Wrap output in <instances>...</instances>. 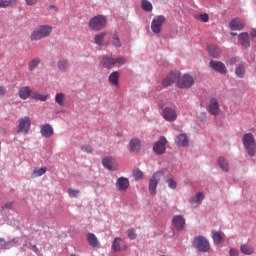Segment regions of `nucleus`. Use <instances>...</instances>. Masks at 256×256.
<instances>
[{"label":"nucleus","instance_id":"51","mask_svg":"<svg viewBox=\"0 0 256 256\" xmlns=\"http://www.w3.org/2000/svg\"><path fill=\"white\" fill-rule=\"evenodd\" d=\"M229 255L230 256H239V250H237L235 248H231L229 251Z\"/></svg>","mask_w":256,"mask_h":256},{"label":"nucleus","instance_id":"20","mask_svg":"<svg viewBox=\"0 0 256 256\" xmlns=\"http://www.w3.org/2000/svg\"><path fill=\"white\" fill-rule=\"evenodd\" d=\"M208 112L211 113V115H219V102H217V99L212 98L210 100Z\"/></svg>","mask_w":256,"mask_h":256},{"label":"nucleus","instance_id":"5","mask_svg":"<svg viewBox=\"0 0 256 256\" xmlns=\"http://www.w3.org/2000/svg\"><path fill=\"white\" fill-rule=\"evenodd\" d=\"M161 177H163V171L160 170L154 173L152 178L150 179L149 192L151 193V195H155L157 193V185H159Z\"/></svg>","mask_w":256,"mask_h":256},{"label":"nucleus","instance_id":"21","mask_svg":"<svg viewBox=\"0 0 256 256\" xmlns=\"http://www.w3.org/2000/svg\"><path fill=\"white\" fill-rule=\"evenodd\" d=\"M123 242V240L119 237L115 238L113 243H112V249L115 252H119V251H127V244H124L123 247H121V243Z\"/></svg>","mask_w":256,"mask_h":256},{"label":"nucleus","instance_id":"25","mask_svg":"<svg viewBox=\"0 0 256 256\" xmlns=\"http://www.w3.org/2000/svg\"><path fill=\"white\" fill-rule=\"evenodd\" d=\"M204 195L202 192L197 193L195 196H193L190 199V203L191 205H193L194 207H197L198 205H201V201H203L204 199Z\"/></svg>","mask_w":256,"mask_h":256},{"label":"nucleus","instance_id":"46","mask_svg":"<svg viewBox=\"0 0 256 256\" xmlns=\"http://www.w3.org/2000/svg\"><path fill=\"white\" fill-rule=\"evenodd\" d=\"M237 63H239V57H232L228 60V64L229 65H237Z\"/></svg>","mask_w":256,"mask_h":256},{"label":"nucleus","instance_id":"2","mask_svg":"<svg viewBox=\"0 0 256 256\" xmlns=\"http://www.w3.org/2000/svg\"><path fill=\"white\" fill-rule=\"evenodd\" d=\"M19 97L23 100L29 99V97H31L32 99H36L37 101H46L49 99V95H42L35 90H31L29 86H24L20 88Z\"/></svg>","mask_w":256,"mask_h":256},{"label":"nucleus","instance_id":"10","mask_svg":"<svg viewBox=\"0 0 256 256\" xmlns=\"http://www.w3.org/2000/svg\"><path fill=\"white\" fill-rule=\"evenodd\" d=\"M167 138L161 136L159 140L154 144L153 151L155 155H163L167 151Z\"/></svg>","mask_w":256,"mask_h":256},{"label":"nucleus","instance_id":"1","mask_svg":"<svg viewBox=\"0 0 256 256\" xmlns=\"http://www.w3.org/2000/svg\"><path fill=\"white\" fill-rule=\"evenodd\" d=\"M53 33V27L50 25H40L33 30L30 35L31 41H41V39H45L49 37Z\"/></svg>","mask_w":256,"mask_h":256},{"label":"nucleus","instance_id":"24","mask_svg":"<svg viewBox=\"0 0 256 256\" xmlns=\"http://www.w3.org/2000/svg\"><path fill=\"white\" fill-rule=\"evenodd\" d=\"M208 53L211 55V57L217 59V57L221 55V48H219L217 45H210L208 46Z\"/></svg>","mask_w":256,"mask_h":256},{"label":"nucleus","instance_id":"13","mask_svg":"<svg viewBox=\"0 0 256 256\" xmlns=\"http://www.w3.org/2000/svg\"><path fill=\"white\" fill-rule=\"evenodd\" d=\"M162 117L165 121H177V111L167 107L162 111Z\"/></svg>","mask_w":256,"mask_h":256},{"label":"nucleus","instance_id":"49","mask_svg":"<svg viewBox=\"0 0 256 256\" xmlns=\"http://www.w3.org/2000/svg\"><path fill=\"white\" fill-rule=\"evenodd\" d=\"M68 195H70V197H77V195H79V190L69 189Z\"/></svg>","mask_w":256,"mask_h":256},{"label":"nucleus","instance_id":"14","mask_svg":"<svg viewBox=\"0 0 256 256\" xmlns=\"http://www.w3.org/2000/svg\"><path fill=\"white\" fill-rule=\"evenodd\" d=\"M172 223L177 231H183V229H185V218L182 215H175L172 219Z\"/></svg>","mask_w":256,"mask_h":256},{"label":"nucleus","instance_id":"56","mask_svg":"<svg viewBox=\"0 0 256 256\" xmlns=\"http://www.w3.org/2000/svg\"><path fill=\"white\" fill-rule=\"evenodd\" d=\"M230 35H231V37H237V33H235V32H231Z\"/></svg>","mask_w":256,"mask_h":256},{"label":"nucleus","instance_id":"3","mask_svg":"<svg viewBox=\"0 0 256 256\" xmlns=\"http://www.w3.org/2000/svg\"><path fill=\"white\" fill-rule=\"evenodd\" d=\"M88 27L92 31H102L107 27V17L104 15H96L89 20Z\"/></svg>","mask_w":256,"mask_h":256},{"label":"nucleus","instance_id":"29","mask_svg":"<svg viewBox=\"0 0 256 256\" xmlns=\"http://www.w3.org/2000/svg\"><path fill=\"white\" fill-rule=\"evenodd\" d=\"M41 65V58L35 57L28 63L29 71H35Z\"/></svg>","mask_w":256,"mask_h":256},{"label":"nucleus","instance_id":"6","mask_svg":"<svg viewBox=\"0 0 256 256\" xmlns=\"http://www.w3.org/2000/svg\"><path fill=\"white\" fill-rule=\"evenodd\" d=\"M194 247L202 253H207V251L210 249L209 241H207L205 237L198 236L194 239Z\"/></svg>","mask_w":256,"mask_h":256},{"label":"nucleus","instance_id":"42","mask_svg":"<svg viewBox=\"0 0 256 256\" xmlns=\"http://www.w3.org/2000/svg\"><path fill=\"white\" fill-rule=\"evenodd\" d=\"M133 177L136 181L143 179V172L139 169L133 171Z\"/></svg>","mask_w":256,"mask_h":256},{"label":"nucleus","instance_id":"27","mask_svg":"<svg viewBox=\"0 0 256 256\" xmlns=\"http://www.w3.org/2000/svg\"><path fill=\"white\" fill-rule=\"evenodd\" d=\"M102 65L106 69H113V67H115V59L110 57H103Z\"/></svg>","mask_w":256,"mask_h":256},{"label":"nucleus","instance_id":"45","mask_svg":"<svg viewBox=\"0 0 256 256\" xmlns=\"http://www.w3.org/2000/svg\"><path fill=\"white\" fill-rule=\"evenodd\" d=\"M127 235H128V237H129V239H137V234H135V230H133V229H129L128 231H127Z\"/></svg>","mask_w":256,"mask_h":256},{"label":"nucleus","instance_id":"33","mask_svg":"<svg viewBox=\"0 0 256 256\" xmlns=\"http://www.w3.org/2000/svg\"><path fill=\"white\" fill-rule=\"evenodd\" d=\"M218 165L219 167H221L223 171H225L226 173H229V163L224 157H220L218 159Z\"/></svg>","mask_w":256,"mask_h":256},{"label":"nucleus","instance_id":"39","mask_svg":"<svg viewBox=\"0 0 256 256\" xmlns=\"http://www.w3.org/2000/svg\"><path fill=\"white\" fill-rule=\"evenodd\" d=\"M2 3L4 9H7V7H15V5H17V0H2Z\"/></svg>","mask_w":256,"mask_h":256},{"label":"nucleus","instance_id":"12","mask_svg":"<svg viewBox=\"0 0 256 256\" xmlns=\"http://www.w3.org/2000/svg\"><path fill=\"white\" fill-rule=\"evenodd\" d=\"M210 67L214 71H217V73H220L221 75H225L227 73V67L221 61L211 60Z\"/></svg>","mask_w":256,"mask_h":256},{"label":"nucleus","instance_id":"44","mask_svg":"<svg viewBox=\"0 0 256 256\" xmlns=\"http://www.w3.org/2000/svg\"><path fill=\"white\" fill-rule=\"evenodd\" d=\"M81 149L84 153H93V147L89 145H83Z\"/></svg>","mask_w":256,"mask_h":256},{"label":"nucleus","instance_id":"26","mask_svg":"<svg viewBox=\"0 0 256 256\" xmlns=\"http://www.w3.org/2000/svg\"><path fill=\"white\" fill-rule=\"evenodd\" d=\"M240 251L243 255H253V253H255V248L249 244H242L240 246Z\"/></svg>","mask_w":256,"mask_h":256},{"label":"nucleus","instance_id":"50","mask_svg":"<svg viewBox=\"0 0 256 256\" xmlns=\"http://www.w3.org/2000/svg\"><path fill=\"white\" fill-rule=\"evenodd\" d=\"M25 3L28 7H33V5H37V3H39V0H25Z\"/></svg>","mask_w":256,"mask_h":256},{"label":"nucleus","instance_id":"32","mask_svg":"<svg viewBox=\"0 0 256 256\" xmlns=\"http://www.w3.org/2000/svg\"><path fill=\"white\" fill-rule=\"evenodd\" d=\"M108 80L112 85H115L116 87L119 86V72L118 71L112 72Z\"/></svg>","mask_w":256,"mask_h":256},{"label":"nucleus","instance_id":"38","mask_svg":"<svg viewBox=\"0 0 256 256\" xmlns=\"http://www.w3.org/2000/svg\"><path fill=\"white\" fill-rule=\"evenodd\" d=\"M47 173V168L43 167L38 170H34L32 173L33 177H41V175H45Z\"/></svg>","mask_w":256,"mask_h":256},{"label":"nucleus","instance_id":"40","mask_svg":"<svg viewBox=\"0 0 256 256\" xmlns=\"http://www.w3.org/2000/svg\"><path fill=\"white\" fill-rule=\"evenodd\" d=\"M112 43L114 47H121V40L119 39V35H117V32H115L112 37Z\"/></svg>","mask_w":256,"mask_h":256},{"label":"nucleus","instance_id":"36","mask_svg":"<svg viewBox=\"0 0 256 256\" xmlns=\"http://www.w3.org/2000/svg\"><path fill=\"white\" fill-rule=\"evenodd\" d=\"M55 102L60 105V107H63L65 105V94L63 93H58L55 96Z\"/></svg>","mask_w":256,"mask_h":256},{"label":"nucleus","instance_id":"52","mask_svg":"<svg viewBox=\"0 0 256 256\" xmlns=\"http://www.w3.org/2000/svg\"><path fill=\"white\" fill-rule=\"evenodd\" d=\"M7 93V89L3 86H0V95H5Z\"/></svg>","mask_w":256,"mask_h":256},{"label":"nucleus","instance_id":"35","mask_svg":"<svg viewBox=\"0 0 256 256\" xmlns=\"http://www.w3.org/2000/svg\"><path fill=\"white\" fill-rule=\"evenodd\" d=\"M141 7L143 11H146L147 13H151V11H153V4H151L149 0H142Z\"/></svg>","mask_w":256,"mask_h":256},{"label":"nucleus","instance_id":"48","mask_svg":"<svg viewBox=\"0 0 256 256\" xmlns=\"http://www.w3.org/2000/svg\"><path fill=\"white\" fill-rule=\"evenodd\" d=\"M115 63H119V65H125L127 63V59L125 57H120L115 59Z\"/></svg>","mask_w":256,"mask_h":256},{"label":"nucleus","instance_id":"17","mask_svg":"<svg viewBox=\"0 0 256 256\" xmlns=\"http://www.w3.org/2000/svg\"><path fill=\"white\" fill-rule=\"evenodd\" d=\"M238 41L241 47L244 49H247V47H250L251 42L249 41V33L242 32L238 35Z\"/></svg>","mask_w":256,"mask_h":256},{"label":"nucleus","instance_id":"54","mask_svg":"<svg viewBox=\"0 0 256 256\" xmlns=\"http://www.w3.org/2000/svg\"><path fill=\"white\" fill-rule=\"evenodd\" d=\"M250 35H251V37H256V30L253 29V30L250 32Z\"/></svg>","mask_w":256,"mask_h":256},{"label":"nucleus","instance_id":"7","mask_svg":"<svg viewBox=\"0 0 256 256\" xmlns=\"http://www.w3.org/2000/svg\"><path fill=\"white\" fill-rule=\"evenodd\" d=\"M165 21L166 19L163 15L154 17L151 23V30L153 33H155V35H159V33H161V28L163 27Z\"/></svg>","mask_w":256,"mask_h":256},{"label":"nucleus","instance_id":"53","mask_svg":"<svg viewBox=\"0 0 256 256\" xmlns=\"http://www.w3.org/2000/svg\"><path fill=\"white\" fill-rule=\"evenodd\" d=\"M5 247V240L3 238H0V249H4Z\"/></svg>","mask_w":256,"mask_h":256},{"label":"nucleus","instance_id":"30","mask_svg":"<svg viewBox=\"0 0 256 256\" xmlns=\"http://www.w3.org/2000/svg\"><path fill=\"white\" fill-rule=\"evenodd\" d=\"M235 74L240 78L245 77V63L241 62L236 65Z\"/></svg>","mask_w":256,"mask_h":256},{"label":"nucleus","instance_id":"18","mask_svg":"<svg viewBox=\"0 0 256 256\" xmlns=\"http://www.w3.org/2000/svg\"><path fill=\"white\" fill-rule=\"evenodd\" d=\"M116 188L118 191H127L129 189V179L120 177L116 181Z\"/></svg>","mask_w":256,"mask_h":256},{"label":"nucleus","instance_id":"15","mask_svg":"<svg viewBox=\"0 0 256 256\" xmlns=\"http://www.w3.org/2000/svg\"><path fill=\"white\" fill-rule=\"evenodd\" d=\"M229 27L232 31H241L245 27V22L240 18H234L231 20Z\"/></svg>","mask_w":256,"mask_h":256},{"label":"nucleus","instance_id":"16","mask_svg":"<svg viewBox=\"0 0 256 256\" xmlns=\"http://www.w3.org/2000/svg\"><path fill=\"white\" fill-rule=\"evenodd\" d=\"M40 133L42 137H45L46 139H49L50 137H53V126L50 124H43L40 126Z\"/></svg>","mask_w":256,"mask_h":256},{"label":"nucleus","instance_id":"55","mask_svg":"<svg viewBox=\"0 0 256 256\" xmlns=\"http://www.w3.org/2000/svg\"><path fill=\"white\" fill-rule=\"evenodd\" d=\"M0 9H4L3 0H0Z\"/></svg>","mask_w":256,"mask_h":256},{"label":"nucleus","instance_id":"31","mask_svg":"<svg viewBox=\"0 0 256 256\" xmlns=\"http://www.w3.org/2000/svg\"><path fill=\"white\" fill-rule=\"evenodd\" d=\"M102 165L105 167V169H108V171H114L115 168H113V158L106 157L102 160Z\"/></svg>","mask_w":256,"mask_h":256},{"label":"nucleus","instance_id":"9","mask_svg":"<svg viewBox=\"0 0 256 256\" xmlns=\"http://www.w3.org/2000/svg\"><path fill=\"white\" fill-rule=\"evenodd\" d=\"M195 83V80L191 77V75L185 74L177 81V86L180 89H190V87H193Z\"/></svg>","mask_w":256,"mask_h":256},{"label":"nucleus","instance_id":"37","mask_svg":"<svg viewBox=\"0 0 256 256\" xmlns=\"http://www.w3.org/2000/svg\"><path fill=\"white\" fill-rule=\"evenodd\" d=\"M212 238L216 245H219V243L223 241V236H221V233H219L218 231H212Z\"/></svg>","mask_w":256,"mask_h":256},{"label":"nucleus","instance_id":"47","mask_svg":"<svg viewBox=\"0 0 256 256\" xmlns=\"http://www.w3.org/2000/svg\"><path fill=\"white\" fill-rule=\"evenodd\" d=\"M167 183L170 189H177V182H175V180L170 179L167 181Z\"/></svg>","mask_w":256,"mask_h":256},{"label":"nucleus","instance_id":"22","mask_svg":"<svg viewBox=\"0 0 256 256\" xmlns=\"http://www.w3.org/2000/svg\"><path fill=\"white\" fill-rule=\"evenodd\" d=\"M175 143L178 147H187V145H189V139L187 135L180 134L175 138Z\"/></svg>","mask_w":256,"mask_h":256},{"label":"nucleus","instance_id":"11","mask_svg":"<svg viewBox=\"0 0 256 256\" xmlns=\"http://www.w3.org/2000/svg\"><path fill=\"white\" fill-rule=\"evenodd\" d=\"M180 77L181 73H179V71L170 72V74L163 80L164 87H169V85H173V83L179 80Z\"/></svg>","mask_w":256,"mask_h":256},{"label":"nucleus","instance_id":"23","mask_svg":"<svg viewBox=\"0 0 256 256\" xmlns=\"http://www.w3.org/2000/svg\"><path fill=\"white\" fill-rule=\"evenodd\" d=\"M105 37H107V32H100L94 36V43L98 47H103L105 45Z\"/></svg>","mask_w":256,"mask_h":256},{"label":"nucleus","instance_id":"41","mask_svg":"<svg viewBox=\"0 0 256 256\" xmlns=\"http://www.w3.org/2000/svg\"><path fill=\"white\" fill-rule=\"evenodd\" d=\"M195 18L198 21H202V23H208L209 22V15L208 14L196 15Z\"/></svg>","mask_w":256,"mask_h":256},{"label":"nucleus","instance_id":"4","mask_svg":"<svg viewBox=\"0 0 256 256\" xmlns=\"http://www.w3.org/2000/svg\"><path fill=\"white\" fill-rule=\"evenodd\" d=\"M243 145L245 149L247 150V153L250 157L255 156L256 152V143H255V137L251 133H247L243 136Z\"/></svg>","mask_w":256,"mask_h":256},{"label":"nucleus","instance_id":"28","mask_svg":"<svg viewBox=\"0 0 256 256\" xmlns=\"http://www.w3.org/2000/svg\"><path fill=\"white\" fill-rule=\"evenodd\" d=\"M87 240H88L90 247H93V248L99 247V240L97 239V236H95V234L88 233Z\"/></svg>","mask_w":256,"mask_h":256},{"label":"nucleus","instance_id":"19","mask_svg":"<svg viewBox=\"0 0 256 256\" xmlns=\"http://www.w3.org/2000/svg\"><path fill=\"white\" fill-rule=\"evenodd\" d=\"M129 151L131 153H139L141 151V140L134 138L129 143Z\"/></svg>","mask_w":256,"mask_h":256},{"label":"nucleus","instance_id":"34","mask_svg":"<svg viewBox=\"0 0 256 256\" xmlns=\"http://www.w3.org/2000/svg\"><path fill=\"white\" fill-rule=\"evenodd\" d=\"M57 67L60 71H67L69 69V61L67 59H61L58 61Z\"/></svg>","mask_w":256,"mask_h":256},{"label":"nucleus","instance_id":"8","mask_svg":"<svg viewBox=\"0 0 256 256\" xmlns=\"http://www.w3.org/2000/svg\"><path fill=\"white\" fill-rule=\"evenodd\" d=\"M31 129V118L25 116L18 120V131L17 133H23L27 135Z\"/></svg>","mask_w":256,"mask_h":256},{"label":"nucleus","instance_id":"43","mask_svg":"<svg viewBox=\"0 0 256 256\" xmlns=\"http://www.w3.org/2000/svg\"><path fill=\"white\" fill-rule=\"evenodd\" d=\"M9 209H13V202H7L1 206L2 211H9Z\"/></svg>","mask_w":256,"mask_h":256}]
</instances>
